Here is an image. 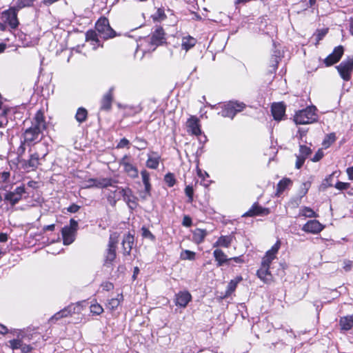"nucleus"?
Here are the masks:
<instances>
[{"mask_svg":"<svg viewBox=\"0 0 353 353\" xmlns=\"http://www.w3.org/2000/svg\"><path fill=\"white\" fill-rule=\"evenodd\" d=\"M48 124L46 121L44 112L39 109L35 113L31 121V126L26 128L23 132V138L28 145H33L41 140L39 137L43 131L47 130Z\"/></svg>","mask_w":353,"mask_h":353,"instance_id":"obj_1","label":"nucleus"},{"mask_svg":"<svg viewBox=\"0 0 353 353\" xmlns=\"http://www.w3.org/2000/svg\"><path fill=\"white\" fill-rule=\"evenodd\" d=\"M112 192L113 195L110 194L108 196V200L110 203L112 205H114L118 200L120 199L119 197H117V193L122 196L123 201L126 203L127 205L132 210L136 209L139 205L138 203V198L133 194V192L131 188L126 187H119L116 186V190H114Z\"/></svg>","mask_w":353,"mask_h":353,"instance_id":"obj_2","label":"nucleus"},{"mask_svg":"<svg viewBox=\"0 0 353 353\" xmlns=\"http://www.w3.org/2000/svg\"><path fill=\"white\" fill-rule=\"evenodd\" d=\"M314 105H310L305 109L298 110L294 116V121L296 124L306 125L317 121L319 116Z\"/></svg>","mask_w":353,"mask_h":353,"instance_id":"obj_3","label":"nucleus"},{"mask_svg":"<svg viewBox=\"0 0 353 353\" xmlns=\"http://www.w3.org/2000/svg\"><path fill=\"white\" fill-rule=\"evenodd\" d=\"M119 234L113 232L110 234L107 248L104 254V263L105 266L110 267L112 265L114 261L117 258V249L119 243Z\"/></svg>","mask_w":353,"mask_h":353,"instance_id":"obj_4","label":"nucleus"},{"mask_svg":"<svg viewBox=\"0 0 353 353\" xmlns=\"http://www.w3.org/2000/svg\"><path fill=\"white\" fill-rule=\"evenodd\" d=\"M95 30L104 40L112 39L119 35L112 28L107 17L102 16L98 19L94 25Z\"/></svg>","mask_w":353,"mask_h":353,"instance_id":"obj_5","label":"nucleus"},{"mask_svg":"<svg viewBox=\"0 0 353 353\" xmlns=\"http://www.w3.org/2000/svg\"><path fill=\"white\" fill-rule=\"evenodd\" d=\"M221 109L219 112L223 117H228L233 119L236 114L242 112L246 108V104L238 101H229L220 105Z\"/></svg>","mask_w":353,"mask_h":353,"instance_id":"obj_6","label":"nucleus"},{"mask_svg":"<svg viewBox=\"0 0 353 353\" xmlns=\"http://www.w3.org/2000/svg\"><path fill=\"white\" fill-rule=\"evenodd\" d=\"M19 10L14 6L3 11L1 17L3 21L12 30H16L20 23L18 18Z\"/></svg>","mask_w":353,"mask_h":353,"instance_id":"obj_7","label":"nucleus"},{"mask_svg":"<svg viewBox=\"0 0 353 353\" xmlns=\"http://www.w3.org/2000/svg\"><path fill=\"white\" fill-rule=\"evenodd\" d=\"M165 33L162 27H157L151 35L145 39L149 50H154L158 46L165 43Z\"/></svg>","mask_w":353,"mask_h":353,"instance_id":"obj_8","label":"nucleus"},{"mask_svg":"<svg viewBox=\"0 0 353 353\" xmlns=\"http://www.w3.org/2000/svg\"><path fill=\"white\" fill-rule=\"evenodd\" d=\"M120 166L123 167V172L130 178L134 179L139 176L137 167L133 163V159L130 154H125L119 161Z\"/></svg>","mask_w":353,"mask_h":353,"instance_id":"obj_9","label":"nucleus"},{"mask_svg":"<svg viewBox=\"0 0 353 353\" xmlns=\"http://www.w3.org/2000/svg\"><path fill=\"white\" fill-rule=\"evenodd\" d=\"M24 193H26L25 186L23 185L18 186L13 191L6 192L3 196V201L6 204L14 207L22 199Z\"/></svg>","mask_w":353,"mask_h":353,"instance_id":"obj_10","label":"nucleus"},{"mask_svg":"<svg viewBox=\"0 0 353 353\" xmlns=\"http://www.w3.org/2000/svg\"><path fill=\"white\" fill-rule=\"evenodd\" d=\"M336 68L341 78L345 81H349L353 72V57L343 60Z\"/></svg>","mask_w":353,"mask_h":353,"instance_id":"obj_11","label":"nucleus"},{"mask_svg":"<svg viewBox=\"0 0 353 353\" xmlns=\"http://www.w3.org/2000/svg\"><path fill=\"white\" fill-rule=\"evenodd\" d=\"M272 261L263 258L260 268L256 272L257 276L263 282L269 283L272 280V275L270 271Z\"/></svg>","mask_w":353,"mask_h":353,"instance_id":"obj_12","label":"nucleus"},{"mask_svg":"<svg viewBox=\"0 0 353 353\" xmlns=\"http://www.w3.org/2000/svg\"><path fill=\"white\" fill-rule=\"evenodd\" d=\"M344 54V48L340 45L335 47L331 54H330L323 62L326 67H330L338 63Z\"/></svg>","mask_w":353,"mask_h":353,"instance_id":"obj_13","label":"nucleus"},{"mask_svg":"<svg viewBox=\"0 0 353 353\" xmlns=\"http://www.w3.org/2000/svg\"><path fill=\"white\" fill-rule=\"evenodd\" d=\"M187 131L189 134L194 136H199L202 131L199 119L194 115L190 116L186 121Z\"/></svg>","mask_w":353,"mask_h":353,"instance_id":"obj_14","label":"nucleus"},{"mask_svg":"<svg viewBox=\"0 0 353 353\" xmlns=\"http://www.w3.org/2000/svg\"><path fill=\"white\" fill-rule=\"evenodd\" d=\"M192 300V296L188 290H181L175 294L174 302L177 307L185 308Z\"/></svg>","mask_w":353,"mask_h":353,"instance_id":"obj_15","label":"nucleus"},{"mask_svg":"<svg viewBox=\"0 0 353 353\" xmlns=\"http://www.w3.org/2000/svg\"><path fill=\"white\" fill-rule=\"evenodd\" d=\"M114 101V88H110L100 101V110L108 112L112 109Z\"/></svg>","mask_w":353,"mask_h":353,"instance_id":"obj_16","label":"nucleus"},{"mask_svg":"<svg viewBox=\"0 0 353 353\" xmlns=\"http://www.w3.org/2000/svg\"><path fill=\"white\" fill-rule=\"evenodd\" d=\"M303 230L307 233L319 234L323 229L324 225H322L318 220L313 219L306 222L303 226Z\"/></svg>","mask_w":353,"mask_h":353,"instance_id":"obj_17","label":"nucleus"},{"mask_svg":"<svg viewBox=\"0 0 353 353\" xmlns=\"http://www.w3.org/2000/svg\"><path fill=\"white\" fill-rule=\"evenodd\" d=\"M235 236L233 233L228 235H221L217 240L212 244L213 248H229L234 240Z\"/></svg>","mask_w":353,"mask_h":353,"instance_id":"obj_18","label":"nucleus"},{"mask_svg":"<svg viewBox=\"0 0 353 353\" xmlns=\"http://www.w3.org/2000/svg\"><path fill=\"white\" fill-rule=\"evenodd\" d=\"M270 212L268 208H263L258 203H254L252 207L245 212L243 216L253 217L256 216L267 215Z\"/></svg>","mask_w":353,"mask_h":353,"instance_id":"obj_19","label":"nucleus"},{"mask_svg":"<svg viewBox=\"0 0 353 353\" xmlns=\"http://www.w3.org/2000/svg\"><path fill=\"white\" fill-rule=\"evenodd\" d=\"M122 249L123 256H130L131 254L132 249L134 244V236L130 232H128L123 236L122 241Z\"/></svg>","mask_w":353,"mask_h":353,"instance_id":"obj_20","label":"nucleus"},{"mask_svg":"<svg viewBox=\"0 0 353 353\" xmlns=\"http://www.w3.org/2000/svg\"><path fill=\"white\" fill-rule=\"evenodd\" d=\"M271 112L275 120H281L285 112V103L283 102L273 103L271 106Z\"/></svg>","mask_w":353,"mask_h":353,"instance_id":"obj_21","label":"nucleus"},{"mask_svg":"<svg viewBox=\"0 0 353 353\" xmlns=\"http://www.w3.org/2000/svg\"><path fill=\"white\" fill-rule=\"evenodd\" d=\"M213 257L217 267H221L224 265H229V257L221 248H215L214 250Z\"/></svg>","mask_w":353,"mask_h":353,"instance_id":"obj_22","label":"nucleus"},{"mask_svg":"<svg viewBox=\"0 0 353 353\" xmlns=\"http://www.w3.org/2000/svg\"><path fill=\"white\" fill-rule=\"evenodd\" d=\"M99 33L92 29L88 30L85 34V41L90 42L93 46L94 49L98 48L99 46L103 47L99 39Z\"/></svg>","mask_w":353,"mask_h":353,"instance_id":"obj_23","label":"nucleus"},{"mask_svg":"<svg viewBox=\"0 0 353 353\" xmlns=\"http://www.w3.org/2000/svg\"><path fill=\"white\" fill-rule=\"evenodd\" d=\"M208 232L205 229L196 228L192 231V241L196 245L202 243Z\"/></svg>","mask_w":353,"mask_h":353,"instance_id":"obj_24","label":"nucleus"},{"mask_svg":"<svg viewBox=\"0 0 353 353\" xmlns=\"http://www.w3.org/2000/svg\"><path fill=\"white\" fill-rule=\"evenodd\" d=\"M75 233L70 228H68V225L64 226L61 230L63 244L70 245L73 243L75 239Z\"/></svg>","mask_w":353,"mask_h":353,"instance_id":"obj_25","label":"nucleus"},{"mask_svg":"<svg viewBox=\"0 0 353 353\" xmlns=\"http://www.w3.org/2000/svg\"><path fill=\"white\" fill-rule=\"evenodd\" d=\"M196 43V39L190 35L183 37L181 39V49L188 52L194 47Z\"/></svg>","mask_w":353,"mask_h":353,"instance_id":"obj_26","label":"nucleus"},{"mask_svg":"<svg viewBox=\"0 0 353 353\" xmlns=\"http://www.w3.org/2000/svg\"><path fill=\"white\" fill-rule=\"evenodd\" d=\"M152 154L154 156L152 157L148 155V158L145 162V165L148 168L157 170L159 168L161 161V157L156 152H152Z\"/></svg>","mask_w":353,"mask_h":353,"instance_id":"obj_27","label":"nucleus"},{"mask_svg":"<svg viewBox=\"0 0 353 353\" xmlns=\"http://www.w3.org/2000/svg\"><path fill=\"white\" fill-rule=\"evenodd\" d=\"M39 165V154L37 152H34L30 155L29 159L25 162L24 165L25 168H30L32 170L35 171Z\"/></svg>","mask_w":353,"mask_h":353,"instance_id":"obj_28","label":"nucleus"},{"mask_svg":"<svg viewBox=\"0 0 353 353\" xmlns=\"http://www.w3.org/2000/svg\"><path fill=\"white\" fill-rule=\"evenodd\" d=\"M339 325L343 331H348L353 327V316L348 315L340 318Z\"/></svg>","mask_w":353,"mask_h":353,"instance_id":"obj_29","label":"nucleus"},{"mask_svg":"<svg viewBox=\"0 0 353 353\" xmlns=\"http://www.w3.org/2000/svg\"><path fill=\"white\" fill-rule=\"evenodd\" d=\"M281 243L280 240H278L271 248V249L266 252L265 256L263 258L265 259L267 261H270L272 262V261L276 257V254L281 247Z\"/></svg>","mask_w":353,"mask_h":353,"instance_id":"obj_30","label":"nucleus"},{"mask_svg":"<svg viewBox=\"0 0 353 353\" xmlns=\"http://www.w3.org/2000/svg\"><path fill=\"white\" fill-rule=\"evenodd\" d=\"M142 111V108L140 105L126 106L124 108L123 118H128L139 114Z\"/></svg>","mask_w":353,"mask_h":353,"instance_id":"obj_31","label":"nucleus"},{"mask_svg":"<svg viewBox=\"0 0 353 353\" xmlns=\"http://www.w3.org/2000/svg\"><path fill=\"white\" fill-rule=\"evenodd\" d=\"M118 181L114 180L112 178H102L98 179L97 185H96V188H105L108 187H113L116 189L117 185H114V183H117Z\"/></svg>","mask_w":353,"mask_h":353,"instance_id":"obj_32","label":"nucleus"},{"mask_svg":"<svg viewBox=\"0 0 353 353\" xmlns=\"http://www.w3.org/2000/svg\"><path fill=\"white\" fill-rule=\"evenodd\" d=\"M242 280L241 276H238L234 279L231 280L227 286L225 296H230L236 290L238 283Z\"/></svg>","mask_w":353,"mask_h":353,"instance_id":"obj_33","label":"nucleus"},{"mask_svg":"<svg viewBox=\"0 0 353 353\" xmlns=\"http://www.w3.org/2000/svg\"><path fill=\"white\" fill-rule=\"evenodd\" d=\"M88 117V112L85 108L80 107L77 109L76 114H75V119L79 123H82L85 122L87 120Z\"/></svg>","mask_w":353,"mask_h":353,"instance_id":"obj_34","label":"nucleus"},{"mask_svg":"<svg viewBox=\"0 0 353 353\" xmlns=\"http://www.w3.org/2000/svg\"><path fill=\"white\" fill-rule=\"evenodd\" d=\"M336 141L335 132L327 134L322 141V145L324 149L330 148Z\"/></svg>","mask_w":353,"mask_h":353,"instance_id":"obj_35","label":"nucleus"},{"mask_svg":"<svg viewBox=\"0 0 353 353\" xmlns=\"http://www.w3.org/2000/svg\"><path fill=\"white\" fill-rule=\"evenodd\" d=\"M123 301V296L122 294H119L117 298H113L109 300L108 303V307L113 311L115 310L120 303Z\"/></svg>","mask_w":353,"mask_h":353,"instance_id":"obj_36","label":"nucleus"},{"mask_svg":"<svg viewBox=\"0 0 353 353\" xmlns=\"http://www.w3.org/2000/svg\"><path fill=\"white\" fill-rule=\"evenodd\" d=\"M70 316L74 314H80L83 310V307L81 302H77L75 303H71L66 306Z\"/></svg>","mask_w":353,"mask_h":353,"instance_id":"obj_37","label":"nucleus"},{"mask_svg":"<svg viewBox=\"0 0 353 353\" xmlns=\"http://www.w3.org/2000/svg\"><path fill=\"white\" fill-rule=\"evenodd\" d=\"M68 316H70L68 309L66 308V307H65L63 309H62L60 311H59L57 313H55L50 318V321L52 322H56V321L60 320L61 319L66 318V317H68Z\"/></svg>","mask_w":353,"mask_h":353,"instance_id":"obj_38","label":"nucleus"},{"mask_svg":"<svg viewBox=\"0 0 353 353\" xmlns=\"http://www.w3.org/2000/svg\"><path fill=\"white\" fill-rule=\"evenodd\" d=\"M152 20L155 21H162L167 18V16L165 13L164 8H159L151 16Z\"/></svg>","mask_w":353,"mask_h":353,"instance_id":"obj_39","label":"nucleus"},{"mask_svg":"<svg viewBox=\"0 0 353 353\" xmlns=\"http://www.w3.org/2000/svg\"><path fill=\"white\" fill-rule=\"evenodd\" d=\"M36 1L37 0H17L14 6L19 10H20L24 8H29L33 6Z\"/></svg>","mask_w":353,"mask_h":353,"instance_id":"obj_40","label":"nucleus"},{"mask_svg":"<svg viewBox=\"0 0 353 353\" xmlns=\"http://www.w3.org/2000/svg\"><path fill=\"white\" fill-rule=\"evenodd\" d=\"M299 216H305V217H317L318 214L310 208L309 207H303L300 210Z\"/></svg>","mask_w":353,"mask_h":353,"instance_id":"obj_41","label":"nucleus"},{"mask_svg":"<svg viewBox=\"0 0 353 353\" xmlns=\"http://www.w3.org/2000/svg\"><path fill=\"white\" fill-rule=\"evenodd\" d=\"M287 188V178H283L277 184L276 190V196H279Z\"/></svg>","mask_w":353,"mask_h":353,"instance_id":"obj_42","label":"nucleus"},{"mask_svg":"<svg viewBox=\"0 0 353 353\" xmlns=\"http://www.w3.org/2000/svg\"><path fill=\"white\" fill-rule=\"evenodd\" d=\"M328 30L329 29L327 28L316 30L314 34L316 39V46H317L319 43L320 41H321L324 38V37L328 33Z\"/></svg>","mask_w":353,"mask_h":353,"instance_id":"obj_43","label":"nucleus"},{"mask_svg":"<svg viewBox=\"0 0 353 353\" xmlns=\"http://www.w3.org/2000/svg\"><path fill=\"white\" fill-rule=\"evenodd\" d=\"M164 181L169 188L173 187L176 183L174 174L172 172H168L164 176Z\"/></svg>","mask_w":353,"mask_h":353,"instance_id":"obj_44","label":"nucleus"},{"mask_svg":"<svg viewBox=\"0 0 353 353\" xmlns=\"http://www.w3.org/2000/svg\"><path fill=\"white\" fill-rule=\"evenodd\" d=\"M90 310L93 315H100L103 312V307L97 302L90 305Z\"/></svg>","mask_w":353,"mask_h":353,"instance_id":"obj_45","label":"nucleus"},{"mask_svg":"<svg viewBox=\"0 0 353 353\" xmlns=\"http://www.w3.org/2000/svg\"><path fill=\"white\" fill-rule=\"evenodd\" d=\"M196 258V253L193 251L185 250L181 253L182 260L194 261Z\"/></svg>","mask_w":353,"mask_h":353,"instance_id":"obj_46","label":"nucleus"},{"mask_svg":"<svg viewBox=\"0 0 353 353\" xmlns=\"http://www.w3.org/2000/svg\"><path fill=\"white\" fill-rule=\"evenodd\" d=\"M184 192L186 196L188 197L187 202L189 203H192L194 201V193L193 186L190 185H186L184 190Z\"/></svg>","mask_w":353,"mask_h":353,"instance_id":"obj_47","label":"nucleus"},{"mask_svg":"<svg viewBox=\"0 0 353 353\" xmlns=\"http://www.w3.org/2000/svg\"><path fill=\"white\" fill-rule=\"evenodd\" d=\"M141 236L143 239H150L152 241H154L156 239L155 236L150 232V230L145 226H143L141 228Z\"/></svg>","mask_w":353,"mask_h":353,"instance_id":"obj_48","label":"nucleus"},{"mask_svg":"<svg viewBox=\"0 0 353 353\" xmlns=\"http://www.w3.org/2000/svg\"><path fill=\"white\" fill-rule=\"evenodd\" d=\"M312 151L310 147L305 145H301L299 146V156L307 159L312 154Z\"/></svg>","mask_w":353,"mask_h":353,"instance_id":"obj_49","label":"nucleus"},{"mask_svg":"<svg viewBox=\"0 0 353 353\" xmlns=\"http://www.w3.org/2000/svg\"><path fill=\"white\" fill-rule=\"evenodd\" d=\"M134 141L137 143V148L139 150L145 149L148 145L147 140L143 137H136Z\"/></svg>","mask_w":353,"mask_h":353,"instance_id":"obj_50","label":"nucleus"},{"mask_svg":"<svg viewBox=\"0 0 353 353\" xmlns=\"http://www.w3.org/2000/svg\"><path fill=\"white\" fill-rule=\"evenodd\" d=\"M334 187L339 190H346L350 188L351 184L347 182L337 181Z\"/></svg>","mask_w":353,"mask_h":353,"instance_id":"obj_51","label":"nucleus"},{"mask_svg":"<svg viewBox=\"0 0 353 353\" xmlns=\"http://www.w3.org/2000/svg\"><path fill=\"white\" fill-rule=\"evenodd\" d=\"M130 143L128 139L126 138L121 139L119 142L117 143L116 148L117 149L124 148H127L128 149L130 148Z\"/></svg>","mask_w":353,"mask_h":353,"instance_id":"obj_52","label":"nucleus"},{"mask_svg":"<svg viewBox=\"0 0 353 353\" xmlns=\"http://www.w3.org/2000/svg\"><path fill=\"white\" fill-rule=\"evenodd\" d=\"M324 157V152L323 148H319L313 157L311 159L312 162H318L323 159Z\"/></svg>","mask_w":353,"mask_h":353,"instance_id":"obj_53","label":"nucleus"},{"mask_svg":"<svg viewBox=\"0 0 353 353\" xmlns=\"http://www.w3.org/2000/svg\"><path fill=\"white\" fill-rule=\"evenodd\" d=\"M141 175L143 184L150 183V174L147 170H142L141 171Z\"/></svg>","mask_w":353,"mask_h":353,"instance_id":"obj_54","label":"nucleus"},{"mask_svg":"<svg viewBox=\"0 0 353 353\" xmlns=\"http://www.w3.org/2000/svg\"><path fill=\"white\" fill-rule=\"evenodd\" d=\"M22 340L21 339H12L9 341L10 347L12 350L20 349L21 347Z\"/></svg>","mask_w":353,"mask_h":353,"instance_id":"obj_55","label":"nucleus"},{"mask_svg":"<svg viewBox=\"0 0 353 353\" xmlns=\"http://www.w3.org/2000/svg\"><path fill=\"white\" fill-rule=\"evenodd\" d=\"M26 145H27V143H25L24 140L21 141V144L18 147L17 151V154L18 155V157H21L25 154V152H26Z\"/></svg>","mask_w":353,"mask_h":353,"instance_id":"obj_56","label":"nucleus"},{"mask_svg":"<svg viewBox=\"0 0 353 353\" xmlns=\"http://www.w3.org/2000/svg\"><path fill=\"white\" fill-rule=\"evenodd\" d=\"M182 225L186 228L191 227L192 225V218L189 215H184L182 221Z\"/></svg>","mask_w":353,"mask_h":353,"instance_id":"obj_57","label":"nucleus"},{"mask_svg":"<svg viewBox=\"0 0 353 353\" xmlns=\"http://www.w3.org/2000/svg\"><path fill=\"white\" fill-rule=\"evenodd\" d=\"M305 158L301 157L299 155H296V159L295 163V167L297 169H300L304 164Z\"/></svg>","mask_w":353,"mask_h":353,"instance_id":"obj_58","label":"nucleus"},{"mask_svg":"<svg viewBox=\"0 0 353 353\" xmlns=\"http://www.w3.org/2000/svg\"><path fill=\"white\" fill-rule=\"evenodd\" d=\"M231 261H234L236 263H245V260H244L243 255L229 258V265H230Z\"/></svg>","mask_w":353,"mask_h":353,"instance_id":"obj_59","label":"nucleus"},{"mask_svg":"<svg viewBox=\"0 0 353 353\" xmlns=\"http://www.w3.org/2000/svg\"><path fill=\"white\" fill-rule=\"evenodd\" d=\"M353 262L350 260L345 259L343 261V268L345 272H349L352 270Z\"/></svg>","mask_w":353,"mask_h":353,"instance_id":"obj_60","label":"nucleus"},{"mask_svg":"<svg viewBox=\"0 0 353 353\" xmlns=\"http://www.w3.org/2000/svg\"><path fill=\"white\" fill-rule=\"evenodd\" d=\"M101 287H102L103 290L105 291H110L114 289L113 283L110 281H105V282L102 283Z\"/></svg>","mask_w":353,"mask_h":353,"instance_id":"obj_61","label":"nucleus"},{"mask_svg":"<svg viewBox=\"0 0 353 353\" xmlns=\"http://www.w3.org/2000/svg\"><path fill=\"white\" fill-rule=\"evenodd\" d=\"M80 208L81 207L79 205L72 203L67 208V211L70 213H76L79 210Z\"/></svg>","mask_w":353,"mask_h":353,"instance_id":"obj_62","label":"nucleus"},{"mask_svg":"<svg viewBox=\"0 0 353 353\" xmlns=\"http://www.w3.org/2000/svg\"><path fill=\"white\" fill-rule=\"evenodd\" d=\"M20 349L22 353H29L32 352L33 347L30 345L23 344L22 342Z\"/></svg>","mask_w":353,"mask_h":353,"instance_id":"obj_63","label":"nucleus"},{"mask_svg":"<svg viewBox=\"0 0 353 353\" xmlns=\"http://www.w3.org/2000/svg\"><path fill=\"white\" fill-rule=\"evenodd\" d=\"M68 228H70L73 232H76L78 228V223L73 219L70 220V225L68 226Z\"/></svg>","mask_w":353,"mask_h":353,"instance_id":"obj_64","label":"nucleus"}]
</instances>
